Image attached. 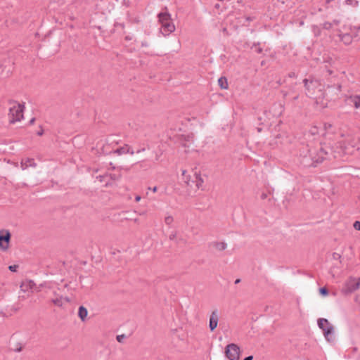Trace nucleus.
Returning <instances> with one entry per match:
<instances>
[{"mask_svg":"<svg viewBox=\"0 0 360 360\" xmlns=\"http://www.w3.org/2000/svg\"><path fill=\"white\" fill-rule=\"evenodd\" d=\"M340 144H341L340 143ZM349 146L344 148L340 145L334 148L333 143L331 142L325 143L321 148L320 152L317 153L314 148H307L300 153L303 158L302 162L306 166H310L314 163H319L323 160L329 158L330 155L336 158V153L352 154L354 151V148L356 147L357 150L360 151V140H352V143H349Z\"/></svg>","mask_w":360,"mask_h":360,"instance_id":"nucleus-1","label":"nucleus"},{"mask_svg":"<svg viewBox=\"0 0 360 360\" xmlns=\"http://www.w3.org/2000/svg\"><path fill=\"white\" fill-rule=\"evenodd\" d=\"M181 179L190 188L195 191L202 189L204 180L200 171L196 168H185L181 169Z\"/></svg>","mask_w":360,"mask_h":360,"instance_id":"nucleus-2","label":"nucleus"},{"mask_svg":"<svg viewBox=\"0 0 360 360\" xmlns=\"http://www.w3.org/2000/svg\"><path fill=\"white\" fill-rule=\"evenodd\" d=\"M24 109L25 105L23 103L17 101L11 102L9 107L10 122L15 123L21 121L23 119Z\"/></svg>","mask_w":360,"mask_h":360,"instance_id":"nucleus-3","label":"nucleus"},{"mask_svg":"<svg viewBox=\"0 0 360 360\" xmlns=\"http://www.w3.org/2000/svg\"><path fill=\"white\" fill-rule=\"evenodd\" d=\"M158 18L161 25L160 30L165 36L169 35L175 30V25L168 13H161L159 14Z\"/></svg>","mask_w":360,"mask_h":360,"instance_id":"nucleus-4","label":"nucleus"},{"mask_svg":"<svg viewBox=\"0 0 360 360\" xmlns=\"http://www.w3.org/2000/svg\"><path fill=\"white\" fill-rule=\"evenodd\" d=\"M304 85L308 91L309 96L314 97L316 100V103H319V99L322 96L321 85L318 81L308 79L304 80Z\"/></svg>","mask_w":360,"mask_h":360,"instance_id":"nucleus-5","label":"nucleus"},{"mask_svg":"<svg viewBox=\"0 0 360 360\" xmlns=\"http://www.w3.org/2000/svg\"><path fill=\"white\" fill-rule=\"evenodd\" d=\"M358 32L359 29L356 27L344 26L340 30L339 37L345 44H349L352 43L353 38L357 36Z\"/></svg>","mask_w":360,"mask_h":360,"instance_id":"nucleus-6","label":"nucleus"},{"mask_svg":"<svg viewBox=\"0 0 360 360\" xmlns=\"http://www.w3.org/2000/svg\"><path fill=\"white\" fill-rule=\"evenodd\" d=\"M318 326L323 330L326 339L328 342H333L334 340L333 327L328 321L325 319H319Z\"/></svg>","mask_w":360,"mask_h":360,"instance_id":"nucleus-7","label":"nucleus"},{"mask_svg":"<svg viewBox=\"0 0 360 360\" xmlns=\"http://www.w3.org/2000/svg\"><path fill=\"white\" fill-rule=\"evenodd\" d=\"M11 234L8 229L0 230V251L7 252L10 248Z\"/></svg>","mask_w":360,"mask_h":360,"instance_id":"nucleus-8","label":"nucleus"},{"mask_svg":"<svg viewBox=\"0 0 360 360\" xmlns=\"http://www.w3.org/2000/svg\"><path fill=\"white\" fill-rule=\"evenodd\" d=\"M226 356L229 360H239L240 354V347L234 343L229 344L225 349Z\"/></svg>","mask_w":360,"mask_h":360,"instance_id":"nucleus-9","label":"nucleus"},{"mask_svg":"<svg viewBox=\"0 0 360 360\" xmlns=\"http://www.w3.org/2000/svg\"><path fill=\"white\" fill-rule=\"evenodd\" d=\"M359 285L360 278H350L346 281L343 290L346 292H351L358 289Z\"/></svg>","mask_w":360,"mask_h":360,"instance_id":"nucleus-10","label":"nucleus"},{"mask_svg":"<svg viewBox=\"0 0 360 360\" xmlns=\"http://www.w3.org/2000/svg\"><path fill=\"white\" fill-rule=\"evenodd\" d=\"M219 319V314L218 310L216 309L212 311L210 314L209 320V328L211 331H213L217 328L218 326Z\"/></svg>","mask_w":360,"mask_h":360,"instance_id":"nucleus-11","label":"nucleus"},{"mask_svg":"<svg viewBox=\"0 0 360 360\" xmlns=\"http://www.w3.org/2000/svg\"><path fill=\"white\" fill-rule=\"evenodd\" d=\"M211 246L217 251L221 252L227 248V243L222 240L212 242Z\"/></svg>","mask_w":360,"mask_h":360,"instance_id":"nucleus-12","label":"nucleus"},{"mask_svg":"<svg viewBox=\"0 0 360 360\" xmlns=\"http://www.w3.org/2000/svg\"><path fill=\"white\" fill-rule=\"evenodd\" d=\"M70 299L67 297H63V296H58L55 295L54 297L52 298V302L58 307H62L65 305V304L70 302Z\"/></svg>","mask_w":360,"mask_h":360,"instance_id":"nucleus-13","label":"nucleus"},{"mask_svg":"<svg viewBox=\"0 0 360 360\" xmlns=\"http://www.w3.org/2000/svg\"><path fill=\"white\" fill-rule=\"evenodd\" d=\"M34 284L32 281H25L22 283L20 285V290L24 292L29 293L30 291H32Z\"/></svg>","mask_w":360,"mask_h":360,"instance_id":"nucleus-14","label":"nucleus"},{"mask_svg":"<svg viewBox=\"0 0 360 360\" xmlns=\"http://www.w3.org/2000/svg\"><path fill=\"white\" fill-rule=\"evenodd\" d=\"M35 165L34 160L32 158H24L21 162L22 169H25L29 167H34Z\"/></svg>","mask_w":360,"mask_h":360,"instance_id":"nucleus-15","label":"nucleus"},{"mask_svg":"<svg viewBox=\"0 0 360 360\" xmlns=\"http://www.w3.org/2000/svg\"><path fill=\"white\" fill-rule=\"evenodd\" d=\"M78 316L82 321H85L88 316L87 309L83 306L79 307L78 309Z\"/></svg>","mask_w":360,"mask_h":360,"instance_id":"nucleus-16","label":"nucleus"},{"mask_svg":"<svg viewBox=\"0 0 360 360\" xmlns=\"http://www.w3.org/2000/svg\"><path fill=\"white\" fill-rule=\"evenodd\" d=\"M218 83L221 89H226L228 88V83L226 78L220 77L218 79Z\"/></svg>","mask_w":360,"mask_h":360,"instance_id":"nucleus-17","label":"nucleus"},{"mask_svg":"<svg viewBox=\"0 0 360 360\" xmlns=\"http://www.w3.org/2000/svg\"><path fill=\"white\" fill-rule=\"evenodd\" d=\"M352 103H354L355 108L356 109L360 110V97L354 96V98H352Z\"/></svg>","mask_w":360,"mask_h":360,"instance_id":"nucleus-18","label":"nucleus"},{"mask_svg":"<svg viewBox=\"0 0 360 360\" xmlns=\"http://www.w3.org/2000/svg\"><path fill=\"white\" fill-rule=\"evenodd\" d=\"M174 221V218L171 215H167L165 216V223L167 224V225H172V223Z\"/></svg>","mask_w":360,"mask_h":360,"instance_id":"nucleus-19","label":"nucleus"},{"mask_svg":"<svg viewBox=\"0 0 360 360\" xmlns=\"http://www.w3.org/2000/svg\"><path fill=\"white\" fill-rule=\"evenodd\" d=\"M18 269V265H16V264H14V265H10L8 266V269L12 271V272H15L17 271Z\"/></svg>","mask_w":360,"mask_h":360,"instance_id":"nucleus-20","label":"nucleus"},{"mask_svg":"<svg viewBox=\"0 0 360 360\" xmlns=\"http://www.w3.org/2000/svg\"><path fill=\"white\" fill-rule=\"evenodd\" d=\"M319 292L321 293V295H323V296H326L328 295V290L326 288H322L319 290Z\"/></svg>","mask_w":360,"mask_h":360,"instance_id":"nucleus-21","label":"nucleus"},{"mask_svg":"<svg viewBox=\"0 0 360 360\" xmlns=\"http://www.w3.org/2000/svg\"><path fill=\"white\" fill-rule=\"evenodd\" d=\"M354 227L355 229L360 231V221H355L354 223Z\"/></svg>","mask_w":360,"mask_h":360,"instance_id":"nucleus-22","label":"nucleus"},{"mask_svg":"<svg viewBox=\"0 0 360 360\" xmlns=\"http://www.w3.org/2000/svg\"><path fill=\"white\" fill-rule=\"evenodd\" d=\"M151 191L153 192V193H155L157 192L158 191V188L156 186H154L153 188H150Z\"/></svg>","mask_w":360,"mask_h":360,"instance_id":"nucleus-23","label":"nucleus"},{"mask_svg":"<svg viewBox=\"0 0 360 360\" xmlns=\"http://www.w3.org/2000/svg\"><path fill=\"white\" fill-rule=\"evenodd\" d=\"M252 359H253L252 356H249L245 358L243 360H252Z\"/></svg>","mask_w":360,"mask_h":360,"instance_id":"nucleus-24","label":"nucleus"},{"mask_svg":"<svg viewBox=\"0 0 360 360\" xmlns=\"http://www.w3.org/2000/svg\"><path fill=\"white\" fill-rule=\"evenodd\" d=\"M135 200H136V202L140 201V200H141V196H139V195L136 196V198H135Z\"/></svg>","mask_w":360,"mask_h":360,"instance_id":"nucleus-25","label":"nucleus"},{"mask_svg":"<svg viewBox=\"0 0 360 360\" xmlns=\"http://www.w3.org/2000/svg\"><path fill=\"white\" fill-rule=\"evenodd\" d=\"M312 133L313 134H319V131L316 129H315L314 130L312 131Z\"/></svg>","mask_w":360,"mask_h":360,"instance_id":"nucleus-26","label":"nucleus"},{"mask_svg":"<svg viewBox=\"0 0 360 360\" xmlns=\"http://www.w3.org/2000/svg\"><path fill=\"white\" fill-rule=\"evenodd\" d=\"M356 301L359 303H360V297H356Z\"/></svg>","mask_w":360,"mask_h":360,"instance_id":"nucleus-27","label":"nucleus"},{"mask_svg":"<svg viewBox=\"0 0 360 360\" xmlns=\"http://www.w3.org/2000/svg\"><path fill=\"white\" fill-rule=\"evenodd\" d=\"M111 178H112V179H118V178H119V176H111Z\"/></svg>","mask_w":360,"mask_h":360,"instance_id":"nucleus-28","label":"nucleus"},{"mask_svg":"<svg viewBox=\"0 0 360 360\" xmlns=\"http://www.w3.org/2000/svg\"><path fill=\"white\" fill-rule=\"evenodd\" d=\"M99 178H100V181H103V178H104V176H99Z\"/></svg>","mask_w":360,"mask_h":360,"instance_id":"nucleus-29","label":"nucleus"}]
</instances>
